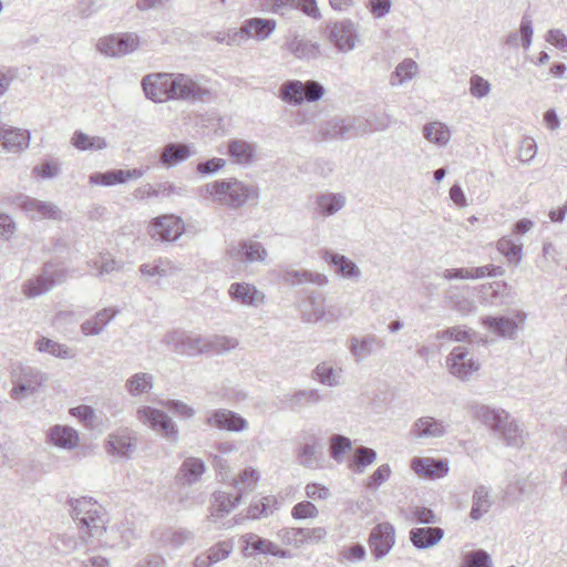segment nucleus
Segmentation results:
<instances>
[{"label": "nucleus", "instance_id": "nucleus-1", "mask_svg": "<svg viewBox=\"0 0 567 567\" xmlns=\"http://www.w3.org/2000/svg\"><path fill=\"white\" fill-rule=\"evenodd\" d=\"M71 516L76 523L80 533L87 538L99 540L103 546H116L120 543L102 539L107 534V513L102 505L91 497H80L71 501Z\"/></svg>", "mask_w": 567, "mask_h": 567}, {"label": "nucleus", "instance_id": "nucleus-2", "mask_svg": "<svg viewBox=\"0 0 567 567\" xmlns=\"http://www.w3.org/2000/svg\"><path fill=\"white\" fill-rule=\"evenodd\" d=\"M200 195L210 198L213 203L237 209L246 205L249 200H257L259 189L252 184L229 177L208 183L200 188Z\"/></svg>", "mask_w": 567, "mask_h": 567}, {"label": "nucleus", "instance_id": "nucleus-3", "mask_svg": "<svg viewBox=\"0 0 567 567\" xmlns=\"http://www.w3.org/2000/svg\"><path fill=\"white\" fill-rule=\"evenodd\" d=\"M300 316L308 323H333L344 318L342 309L338 305L328 303L326 296L318 291H311L301 302Z\"/></svg>", "mask_w": 567, "mask_h": 567}, {"label": "nucleus", "instance_id": "nucleus-4", "mask_svg": "<svg viewBox=\"0 0 567 567\" xmlns=\"http://www.w3.org/2000/svg\"><path fill=\"white\" fill-rule=\"evenodd\" d=\"M48 381V375L38 368L20 365L12 371L10 395L16 401L25 400L35 394Z\"/></svg>", "mask_w": 567, "mask_h": 567}, {"label": "nucleus", "instance_id": "nucleus-5", "mask_svg": "<svg viewBox=\"0 0 567 567\" xmlns=\"http://www.w3.org/2000/svg\"><path fill=\"white\" fill-rule=\"evenodd\" d=\"M68 279V270L53 262H47L41 274L25 280L22 285V292L27 298L40 297L53 289L56 285Z\"/></svg>", "mask_w": 567, "mask_h": 567}, {"label": "nucleus", "instance_id": "nucleus-6", "mask_svg": "<svg viewBox=\"0 0 567 567\" xmlns=\"http://www.w3.org/2000/svg\"><path fill=\"white\" fill-rule=\"evenodd\" d=\"M145 44L136 32H118L100 38L95 49L106 58H122L137 51Z\"/></svg>", "mask_w": 567, "mask_h": 567}, {"label": "nucleus", "instance_id": "nucleus-7", "mask_svg": "<svg viewBox=\"0 0 567 567\" xmlns=\"http://www.w3.org/2000/svg\"><path fill=\"white\" fill-rule=\"evenodd\" d=\"M172 100L186 102H208L213 93L200 81L185 73L173 74Z\"/></svg>", "mask_w": 567, "mask_h": 567}, {"label": "nucleus", "instance_id": "nucleus-8", "mask_svg": "<svg viewBox=\"0 0 567 567\" xmlns=\"http://www.w3.org/2000/svg\"><path fill=\"white\" fill-rule=\"evenodd\" d=\"M163 342L174 352L182 355H197L206 353V336L182 330L168 331Z\"/></svg>", "mask_w": 567, "mask_h": 567}, {"label": "nucleus", "instance_id": "nucleus-9", "mask_svg": "<svg viewBox=\"0 0 567 567\" xmlns=\"http://www.w3.org/2000/svg\"><path fill=\"white\" fill-rule=\"evenodd\" d=\"M449 372L456 379L470 381L481 369V363L465 347H455L446 357Z\"/></svg>", "mask_w": 567, "mask_h": 567}, {"label": "nucleus", "instance_id": "nucleus-10", "mask_svg": "<svg viewBox=\"0 0 567 567\" xmlns=\"http://www.w3.org/2000/svg\"><path fill=\"white\" fill-rule=\"evenodd\" d=\"M136 419L141 424L152 429L168 440L175 441L177 439L178 431L175 423L162 410L148 405H141L136 410Z\"/></svg>", "mask_w": 567, "mask_h": 567}, {"label": "nucleus", "instance_id": "nucleus-11", "mask_svg": "<svg viewBox=\"0 0 567 567\" xmlns=\"http://www.w3.org/2000/svg\"><path fill=\"white\" fill-rule=\"evenodd\" d=\"M470 412L474 419L487 426L498 439L506 431L509 423L515 420L504 409L481 403L471 404Z\"/></svg>", "mask_w": 567, "mask_h": 567}, {"label": "nucleus", "instance_id": "nucleus-12", "mask_svg": "<svg viewBox=\"0 0 567 567\" xmlns=\"http://www.w3.org/2000/svg\"><path fill=\"white\" fill-rule=\"evenodd\" d=\"M359 130L355 117L336 116L322 122L319 125L318 134L321 140L337 141L358 137Z\"/></svg>", "mask_w": 567, "mask_h": 567}, {"label": "nucleus", "instance_id": "nucleus-13", "mask_svg": "<svg viewBox=\"0 0 567 567\" xmlns=\"http://www.w3.org/2000/svg\"><path fill=\"white\" fill-rule=\"evenodd\" d=\"M173 74L167 72L151 73L142 79L145 96L155 102L163 103L172 100Z\"/></svg>", "mask_w": 567, "mask_h": 567}, {"label": "nucleus", "instance_id": "nucleus-14", "mask_svg": "<svg viewBox=\"0 0 567 567\" xmlns=\"http://www.w3.org/2000/svg\"><path fill=\"white\" fill-rule=\"evenodd\" d=\"M183 220L175 215H163L152 220L148 226V235L154 240L175 241L184 233Z\"/></svg>", "mask_w": 567, "mask_h": 567}, {"label": "nucleus", "instance_id": "nucleus-15", "mask_svg": "<svg viewBox=\"0 0 567 567\" xmlns=\"http://www.w3.org/2000/svg\"><path fill=\"white\" fill-rule=\"evenodd\" d=\"M227 258L240 262H265L268 256L266 248L256 240H240L231 243L226 250Z\"/></svg>", "mask_w": 567, "mask_h": 567}, {"label": "nucleus", "instance_id": "nucleus-16", "mask_svg": "<svg viewBox=\"0 0 567 567\" xmlns=\"http://www.w3.org/2000/svg\"><path fill=\"white\" fill-rule=\"evenodd\" d=\"M526 313L517 311L514 317H485L483 324L501 338L514 339L519 330H523Z\"/></svg>", "mask_w": 567, "mask_h": 567}, {"label": "nucleus", "instance_id": "nucleus-17", "mask_svg": "<svg viewBox=\"0 0 567 567\" xmlns=\"http://www.w3.org/2000/svg\"><path fill=\"white\" fill-rule=\"evenodd\" d=\"M329 40L340 52L354 50L360 42L355 23L351 20L334 23L329 31Z\"/></svg>", "mask_w": 567, "mask_h": 567}, {"label": "nucleus", "instance_id": "nucleus-18", "mask_svg": "<svg viewBox=\"0 0 567 567\" xmlns=\"http://www.w3.org/2000/svg\"><path fill=\"white\" fill-rule=\"evenodd\" d=\"M319 437L311 433L302 434V442L297 453L298 463L306 468H319L322 466L323 452Z\"/></svg>", "mask_w": 567, "mask_h": 567}, {"label": "nucleus", "instance_id": "nucleus-19", "mask_svg": "<svg viewBox=\"0 0 567 567\" xmlns=\"http://www.w3.org/2000/svg\"><path fill=\"white\" fill-rule=\"evenodd\" d=\"M19 206L31 219L34 220H61L63 218L62 210L52 202L39 200L37 198L25 196L22 198Z\"/></svg>", "mask_w": 567, "mask_h": 567}, {"label": "nucleus", "instance_id": "nucleus-20", "mask_svg": "<svg viewBox=\"0 0 567 567\" xmlns=\"http://www.w3.org/2000/svg\"><path fill=\"white\" fill-rule=\"evenodd\" d=\"M134 433L128 429H120L109 434L105 442V450L121 458H130L136 447Z\"/></svg>", "mask_w": 567, "mask_h": 567}, {"label": "nucleus", "instance_id": "nucleus-21", "mask_svg": "<svg viewBox=\"0 0 567 567\" xmlns=\"http://www.w3.org/2000/svg\"><path fill=\"white\" fill-rule=\"evenodd\" d=\"M31 134L28 130L10 126L0 122V145L9 153L18 154L30 145Z\"/></svg>", "mask_w": 567, "mask_h": 567}, {"label": "nucleus", "instance_id": "nucleus-22", "mask_svg": "<svg viewBox=\"0 0 567 567\" xmlns=\"http://www.w3.org/2000/svg\"><path fill=\"white\" fill-rule=\"evenodd\" d=\"M394 528L389 523L377 525L369 537V545L373 556L380 559L389 554L394 545Z\"/></svg>", "mask_w": 567, "mask_h": 567}, {"label": "nucleus", "instance_id": "nucleus-23", "mask_svg": "<svg viewBox=\"0 0 567 567\" xmlns=\"http://www.w3.org/2000/svg\"><path fill=\"white\" fill-rule=\"evenodd\" d=\"M206 424L218 430L241 432L248 427V422L238 413L226 409L213 411L206 417Z\"/></svg>", "mask_w": 567, "mask_h": 567}, {"label": "nucleus", "instance_id": "nucleus-24", "mask_svg": "<svg viewBox=\"0 0 567 567\" xmlns=\"http://www.w3.org/2000/svg\"><path fill=\"white\" fill-rule=\"evenodd\" d=\"M385 348V342L373 333L363 337H352L350 339L349 350L357 362H361L368 357L374 354L378 350Z\"/></svg>", "mask_w": 567, "mask_h": 567}, {"label": "nucleus", "instance_id": "nucleus-25", "mask_svg": "<svg viewBox=\"0 0 567 567\" xmlns=\"http://www.w3.org/2000/svg\"><path fill=\"white\" fill-rule=\"evenodd\" d=\"M346 205L347 196L343 193L323 192L315 198V213L328 218L341 212Z\"/></svg>", "mask_w": 567, "mask_h": 567}, {"label": "nucleus", "instance_id": "nucleus-26", "mask_svg": "<svg viewBox=\"0 0 567 567\" xmlns=\"http://www.w3.org/2000/svg\"><path fill=\"white\" fill-rule=\"evenodd\" d=\"M322 259L334 268V271L342 278L358 281L362 272L360 268L347 256L333 252L331 250H323L321 252Z\"/></svg>", "mask_w": 567, "mask_h": 567}, {"label": "nucleus", "instance_id": "nucleus-27", "mask_svg": "<svg viewBox=\"0 0 567 567\" xmlns=\"http://www.w3.org/2000/svg\"><path fill=\"white\" fill-rule=\"evenodd\" d=\"M229 297L246 307H258L264 303L265 295L248 282H234L228 288Z\"/></svg>", "mask_w": 567, "mask_h": 567}, {"label": "nucleus", "instance_id": "nucleus-28", "mask_svg": "<svg viewBox=\"0 0 567 567\" xmlns=\"http://www.w3.org/2000/svg\"><path fill=\"white\" fill-rule=\"evenodd\" d=\"M447 425L432 416L417 419L410 431L414 439H439L445 435Z\"/></svg>", "mask_w": 567, "mask_h": 567}, {"label": "nucleus", "instance_id": "nucleus-29", "mask_svg": "<svg viewBox=\"0 0 567 567\" xmlns=\"http://www.w3.org/2000/svg\"><path fill=\"white\" fill-rule=\"evenodd\" d=\"M227 154L235 164L248 166L257 159V145L246 140H230Z\"/></svg>", "mask_w": 567, "mask_h": 567}, {"label": "nucleus", "instance_id": "nucleus-30", "mask_svg": "<svg viewBox=\"0 0 567 567\" xmlns=\"http://www.w3.org/2000/svg\"><path fill=\"white\" fill-rule=\"evenodd\" d=\"M281 278L285 284L291 286L313 284L316 286L323 287L329 282V279L324 274L306 269L297 270L292 268H286L281 271Z\"/></svg>", "mask_w": 567, "mask_h": 567}, {"label": "nucleus", "instance_id": "nucleus-31", "mask_svg": "<svg viewBox=\"0 0 567 567\" xmlns=\"http://www.w3.org/2000/svg\"><path fill=\"white\" fill-rule=\"evenodd\" d=\"M411 467L417 475L430 478H441L449 472L446 460H435L432 457H414Z\"/></svg>", "mask_w": 567, "mask_h": 567}, {"label": "nucleus", "instance_id": "nucleus-32", "mask_svg": "<svg viewBox=\"0 0 567 567\" xmlns=\"http://www.w3.org/2000/svg\"><path fill=\"white\" fill-rule=\"evenodd\" d=\"M284 48L299 60H311L320 56V45L303 37L293 35L288 39Z\"/></svg>", "mask_w": 567, "mask_h": 567}, {"label": "nucleus", "instance_id": "nucleus-33", "mask_svg": "<svg viewBox=\"0 0 567 567\" xmlns=\"http://www.w3.org/2000/svg\"><path fill=\"white\" fill-rule=\"evenodd\" d=\"M243 27L247 40L265 41L276 30L277 22L272 19L250 18L244 21Z\"/></svg>", "mask_w": 567, "mask_h": 567}, {"label": "nucleus", "instance_id": "nucleus-34", "mask_svg": "<svg viewBox=\"0 0 567 567\" xmlns=\"http://www.w3.org/2000/svg\"><path fill=\"white\" fill-rule=\"evenodd\" d=\"M444 536L441 527H417L410 530V540L417 549L435 546Z\"/></svg>", "mask_w": 567, "mask_h": 567}, {"label": "nucleus", "instance_id": "nucleus-35", "mask_svg": "<svg viewBox=\"0 0 567 567\" xmlns=\"http://www.w3.org/2000/svg\"><path fill=\"white\" fill-rule=\"evenodd\" d=\"M50 442L63 450H73L79 445L80 436L78 431L68 425H54L48 433Z\"/></svg>", "mask_w": 567, "mask_h": 567}, {"label": "nucleus", "instance_id": "nucleus-36", "mask_svg": "<svg viewBox=\"0 0 567 567\" xmlns=\"http://www.w3.org/2000/svg\"><path fill=\"white\" fill-rule=\"evenodd\" d=\"M206 471L203 460L197 457H187L181 465L177 478L183 485L190 486L202 478Z\"/></svg>", "mask_w": 567, "mask_h": 567}, {"label": "nucleus", "instance_id": "nucleus-37", "mask_svg": "<svg viewBox=\"0 0 567 567\" xmlns=\"http://www.w3.org/2000/svg\"><path fill=\"white\" fill-rule=\"evenodd\" d=\"M118 313V309L113 307L104 308L95 313L94 317L85 320L81 324V331L85 336H97L104 327Z\"/></svg>", "mask_w": 567, "mask_h": 567}, {"label": "nucleus", "instance_id": "nucleus-38", "mask_svg": "<svg viewBox=\"0 0 567 567\" xmlns=\"http://www.w3.org/2000/svg\"><path fill=\"white\" fill-rule=\"evenodd\" d=\"M194 155L190 146L179 143H169L163 147L159 162L166 167H173Z\"/></svg>", "mask_w": 567, "mask_h": 567}, {"label": "nucleus", "instance_id": "nucleus-39", "mask_svg": "<svg viewBox=\"0 0 567 567\" xmlns=\"http://www.w3.org/2000/svg\"><path fill=\"white\" fill-rule=\"evenodd\" d=\"M154 386V377L148 372L132 374L124 384L125 391L133 398L148 394Z\"/></svg>", "mask_w": 567, "mask_h": 567}, {"label": "nucleus", "instance_id": "nucleus-40", "mask_svg": "<svg viewBox=\"0 0 567 567\" xmlns=\"http://www.w3.org/2000/svg\"><path fill=\"white\" fill-rule=\"evenodd\" d=\"M34 348L41 353H47L62 360H69L75 357V351L72 348L47 337L39 338L34 343Z\"/></svg>", "mask_w": 567, "mask_h": 567}, {"label": "nucleus", "instance_id": "nucleus-41", "mask_svg": "<svg viewBox=\"0 0 567 567\" xmlns=\"http://www.w3.org/2000/svg\"><path fill=\"white\" fill-rule=\"evenodd\" d=\"M424 138L437 147H445L451 141V130L445 123L433 121L426 123L422 130Z\"/></svg>", "mask_w": 567, "mask_h": 567}, {"label": "nucleus", "instance_id": "nucleus-42", "mask_svg": "<svg viewBox=\"0 0 567 567\" xmlns=\"http://www.w3.org/2000/svg\"><path fill=\"white\" fill-rule=\"evenodd\" d=\"M491 489L484 485L475 487L472 496V508L470 516L474 520L481 519L489 512L492 506Z\"/></svg>", "mask_w": 567, "mask_h": 567}, {"label": "nucleus", "instance_id": "nucleus-43", "mask_svg": "<svg viewBox=\"0 0 567 567\" xmlns=\"http://www.w3.org/2000/svg\"><path fill=\"white\" fill-rule=\"evenodd\" d=\"M212 516L221 518L229 514L240 502V494L231 495L227 492L218 491L213 496Z\"/></svg>", "mask_w": 567, "mask_h": 567}, {"label": "nucleus", "instance_id": "nucleus-44", "mask_svg": "<svg viewBox=\"0 0 567 567\" xmlns=\"http://www.w3.org/2000/svg\"><path fill=\"white\" fill-rule=\"evenodd\" d=\"M392 123V116L385 112L370 113L365 118H357L359 136L365 133L386 130Z\"/></svg>", "mask_w": 567, "mask_h": 567}, {"label": "nucleus", "instance_id": "nucleus-45", "mask_svg": "<svg viewBox=\"0 0 567 567\" xmlns=\"http://www.w3.org/2000/svg\"><path fill=\"white\" fill-rule=\"evenodd\" d=\"M241 542L245 544L244 555L252 556L256 554L271 555L275 549V543L262 538L254 533H247L241 536Z\"/></svg>", "mask_w": 567, "mask_h": 567}, {"label": "nucleus", "instance_id": "nucleus-46", "mask_svg": "<svg viewBox=\"0 0 567 567\" xmlns=\"http://www.w3.org/2000/svg\"><path fill=\"white\" fill-rule=\"evenodd\" d=\"M71 144L79 151H102L107 147V142L102 136H91L82 131H75L71 137Z\"/></svg>", "mask_w": 567, "mask_h": 567}, {"label": "nucleus", "instance_id": "nucleus-47", "mask_svg": "<svg viewBox=\"0 0 567 567\" xmlns=\"http://www.w3.org/2000/svg\"><path fill=\"white\" fill-rule=\"evenodd\" d=\"M279 97L289 104L300 105L305 101V84L299 80H288L279 89Z\"/></svg>", "mask_w": 567, "mask_h": 567}, {"label": "nucleus", "instance_id": "nucleus-48", "mask_svg": "<svg viewBox=\"0 0 567 567\" xmlns=\"http://www.w3.org/2000/svg\"><path fill=\"white\" fill-rule=\"evenodd\" d=\"M260 481V472L257 468L248 466L244 468L233 481V486L240 496L252 492Z\"/></svg>", "mask_w": 567, "mask_h": 567}, {"label": "nucleus", "instance_id": "nucleus-49", "mask_svg": "<svg viewBox=\"0 0 567 567\" xmlns=\"http://www.w3.org/2000/svg\"><path fill=\"white\" fill-rule=\"evenodd\" d=\"M143 276L147 277H169L178 274L181 268L169 259H158L155 264H144L140 267Z\"/></svg>", "mask_w": 567, "mask_h": 567}, {"label": "nucleus", "instance_id": "nucleus-50", "mask_svg": "<svg viewBox=\"0 0 567 567\" xmlns=\"http://www.w3.org/2000/svg\"><path fill=\"white\" fill-rule=\"evenodd\" d=\"M89 539L90 538H87L86 534L84 533H81L80 536L64 533L58 535L53 545L58 551L70 555L78 551Z\"/></svg>", "mask_w": 567, "mask_h": 567}, {"label": "nucleus", "instance_id": "nucleus-51", "mask_svg": "<svg viewBox=\"0 0 567 567\" xmlns=\"http://www.w3.org/2000/svg\"><path fill=\"white\" fill-rule=\"evenodd\" d=\"M419 73V64L412 59H404L391 74L390 83L393 86L402 85Z\"/></svg>", "mask_w": 567, "mask_h": 567}, {"label": "nucleus", "instance_id": "nucleus-52", "mask_svg": "<svg viewBox=\"0 0 567 567\" xmlns=\"http://www.w3.org/2000/svg\"><path fill=\"white\" fill-rule=\"evenodd\" d=\"M278 505L279 503L276 496H264L249 506L247 517L252 519L267 517L278 509Z\"/></svg>", "mask_w": 567, "mask_h": 567}, {"label": "nucleus", "instance_id": "nucleus-53", "mask_svg": "<svg viewBox=\"0 0 567 567\" xmlns=\"http://www.w3.org/2000/svg\"><path fill=\"white\" fill-rule=\"evenodd\" d=\"M315 379L328 386H338L341 383L342 369H334L328 362L319 363L315 371Z\"/></svg>", "mask_w": 567, "mask_h": 567}, {"label": "nucleus", "instance_id": "nucleus-54", "mask_svg": "<svg viewBox=\"0 0 567 567\" xmlns=\"http://www.w3.org/2000/svg\"><path fill=\"white\" fill-rule=\"evenodd\" d=\"M238 347V340L227 336H206V353L214 352L223 354Z\"/></svg>", "mask_w": 567, "mask_h": 567}, {"label": "nucleus", "instance_id": "nucleus-55", "mask_svg": "<svg viewBox=\"0 0 567 567\" xmlns=\"http://www.w3.org/2000/svg\"><path fill=\"white\" fill-rule=\"evenodd\" d=\"M526 433L522 424L514 420L507 426L499 440L508 447L520 449L525 444Z\"/></svg>", "mask_w": 567, "mask_h": 567}, {"label": "nucleus", "instance_id": "nucleus-56", "mask_svg": "<svg viewBox=\"0 0 567 567\" xmlns=\"http://www.w3.org/2000/svg\"><path fill=\"white\" fill-rule=\"evenodd\" d=\"M497 250L509 264L519 265L523 255L522 244H515L511 238L503 237L497 241Z\"/></svg>", "mask_w": 567, "mask_h": 567}, {"label": "nucleus", "instance_id": "nucleus-57", "mask_svg": "<svg viewBox=\"0 0 567 567\" xmlns=\"http://www.w3.org/2000/svg\"><path fill=\"white\" fill-rule=\"evenodd\" d=\"M506 284L492 282L483 285L480 290L481 302L487 306H497L503 303L502 290H505Z\"/></svg>", "mask_w": 567, "mask_h": 567}, {"label": "nucleus", "instance_id": "nucleus-58", "mask_svg": "<svg viewBox=\"0 0 567 567\" xmlns=\"http://www.w3.org/2000/svg\"><path fill=\"white\" fill-rule=\"evenodd\" d=\"M87 265L96 269L99 276L110 275L122 268V264L109 254H100L95 259L87 261Z\"/></svg>", "mask_w": 567, "mask_h": 567}, {"label": "nucleus", "instance_id": "nucleus-59", "mask_svg": "<svg viewBox=\"0 0 567 567\" xmlns=\"http://www.w3.org/2000/svg\"><path fill=\"white\" fill-rule=\"evenodd\" d=\"M322 400L321 394L316 389H306L295 392L290 398L293 409H300L306 405L317 404Z\"/></svg>", "mask_w": 567, "mask_h": 567}, {"label": "nucleus", "instance_id": "nucleus-60", "mask_svg": "<svg viewBox=\"0 0 567 567\" xmlns=\"http://www.w3.org/2000/svg\"><path fill=\"white\" fill-rule=\"evenodd\" d=\"M89 182L92 185L100 186H114L117 184H124L123 169H113L104 173H93L90 175Z\"/></svg>", "mask_w": 567, "mask_h": 567}, {"label": "nucleus", "instance_id": "nucleus-61", "mask_svg": "<svg viewBox=\"0 0 567 567\" xmlns=\"http://www.w3.org/2000/svg\"><path fill=\"white\" fill-rule=\"evenodd\" d=\"M351 449L352 442L349 437L340 434H333L330 437V454L336 462L341 463L344 453L351 451Z\"/></svg>", "mask_w": 567, "mask_h": 567}, {"label": "nucleus", "instance_id": "nucleus-62", "mask_svg": "<svg viewBox=\"0 0 567 567\" xmlns=\"http://www.w3.org/2000/svg\"><path fill=\"white\" fill-rule=\"evenodd\" d=\"M193 534L187 529H169L162 534L161 542L165 545H168L173 548H179L188 540H190Z\"/></svg>", "mask_w": 567, "mask_h": 567}, {"label": "nucleus", "instance_id": "nucleus-63", "mask_svg": "<svg viewBox=\"0 0 567 567\" xmlns=\"http://www.w3.org/2000/svg\"><path fill=\"white\" fill-rule=\"evenodd\" d=\"M234 550V542L231 539L221 540L209 547L206 551L212 564H217L227 559Z\"/></svg>", "mask_w": 567, "mask_h": 567}, {"label": "nucleus", "instance_id": "nucleus-64", "mask_svg": "<svg viewBox=\"0 0 567 567\" xmlns=\"http://www.w3.org/2000/svg\"><path fill=\"white\" fill-rule=\"evenodd\" d=\"M261 6L268 12L287 16L297 9V0H260Z\"/></svg>", "mask_w": 567, "mask_h": 567}]
</instances>
